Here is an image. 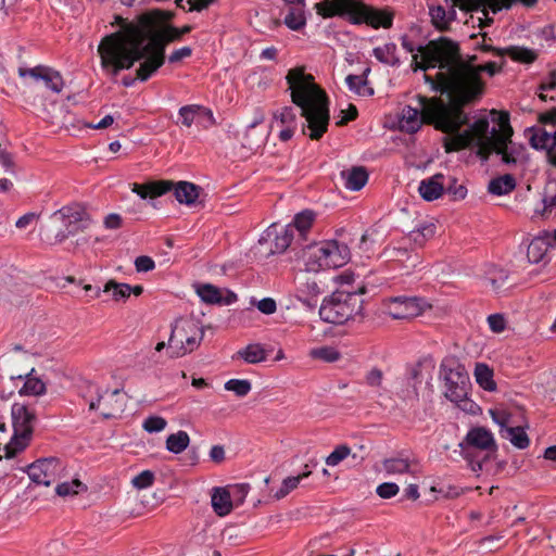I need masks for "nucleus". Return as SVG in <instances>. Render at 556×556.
I'll list each match as a JSON object with an SVG mask.
<instances>
[{"label":"nucleus","mask_w":556,"mask_h":556,"mask_svg":"<svg viewBox=\"0 0 556 556\" xmlns=\"http://www.w3.org/2000/svg\"><path fill=\"white\" fill-rule=\"evenodd\" d=\"M118 21L124 22L121 17ZM159 47L148 48V39L137 28L123 23L121 30L101 40L98 53L102 68L112 76L131 68L136 62L143 60L136 71V78L147 81L165 62L163 49L161 45Z\"/></svg>","instance_id":"1"},{"label":"nucleus","mask_w":556,"mask_h":556,"mask_svg":"<svg viewBox=\"0 0 556 556\" xmlns=\"http://www.w3.org/2000/svg\"><path fill=\"white\" fill-rule=\"evenodd\" d=\"M286 80L291 91L292 102L300 108L305 119L302 134L311 140H319L327 132L330 122L329 98L303 67L291 68Z\"/></svg>","instance_id":"2"},{"label":"nucleus","mask_w":556,"mask_h":556,"mask_svg":"<svg viewBox=\"0 0 556 556\" xmlns=\"http://www.w3.org/2000/svg\"><path fill=\"white\" fill-rule=\"evenodd\" d=\"M418 108L405 105L400 114V128L407 134H415L422 124L433 125L435 129L451 138L460 134L462 126L467 125L468 114L453 101L444 102L441 98L416 97Z\"/></svg>","instance_id":"3"},{"label":"nucleus","mask_w":556,"mask_h":556,"mask_svg":"<svg viewBox=\"0 0 556 556\" xmlns=\"http://www.w3.org/2000/svg\"><path fill=\"white\" fill-rule=\"evenodd\" d=\"M486 132H489V121L485 117L479 118L462 134H456L451 138H444L443 147L447 153L477 147V155L483 161H486L490 155L495 152L502 155V161L505 164H516L517 157L514 151L508 149L510 139H488Z\"/></svg>","instance_id":"4"},{"label":"nucleus","mask_w":556,"mask_h":556,"mask_svg":"<svg viewBox=\"0 0 556 556\" xmlns=\"http://www.w3.org/2000/svg\"><path fill=\"white\" fill-rule=\"evenodd\" d=\"M316 13L324 18L348 17L352 24H367L378 29L391 28L394 14L387 9H375L361 0H323L314 5Z\"/></svg>","instance_id":"5"},{"label":"nucleus","mask_w":556,"mask_h":556,"mask_svg":"<svg viewBox=\"0 0 556 556\" xmlns=\"http://www.w3.org/2000/svg\"><path fill=\"white\" fill-rule=\"evenodd\" d=\"M505 61L498 64L496 62H486L478 67H471L470 64H460L453 74L452 86L457 96V100L465 108L478 103L485 91V81L481 73L485 72L489 76H494L502 72Z\"/></svg>","instance_id":"6"},{"label":"nucleus","mask_w":556,"mask_h":556,"mask_svg":"<svg viewBox=\"0 0 556 556\" xmlns=\"http://www.w3.org/2000/svg\"><path fill=\"white\" fill-rule=\"evenodd\" d=\"M366 287L356 290L341 289L325 298L320 308V318L329 324L341 325L355 315L361 314L364 301L361 295L366 293Z\"/></svg>","instance_id":"7"},{"label":"nucleus","mask_w":556,"mask_h":556,"mask_svg":"<svg viewBox=\"0 0 556 556\" xmlns=\"http://www.w3.org/2000/svg\"><path fill=\"white\" fill-rule=\"evenodd\" d=\"M306 271L317 273L326 268H338L350 260V249L337 240H326L308 245L304 252Z\"/></svg>","instance_id":"8"},{"label":"nucleus","mask_w":556,"mask_h":556,"mask_svg":"<svg viewBox=\"0 0 556 556\" xmlns=\"http://www.w3.org/2000/svg\"><path fill=\"white\" fill-rule=\"evenodd\" d=\"M128 24L137 28L139 33L148 39V48L156 47L159 49L161 45L164 54L166 45L181 37L178 28L164 25L160 11H150L140 14Z\"/></svg>","instance_id":"9"},{"label":"nucleus","mask_w":556,"mask_h":556,"mask_svg":"<svg viewBox=\"0 0 556 556\" xmlns=\"http://www.w3.org/2000/svg\"><path fill=\"white\" fill-rule=\"evenodd\" d=\"M13 435L4 446L5 457L12 458L23 451L31 440L37 420L36 412L23 403H14L11 407Z\"/></svg>","instance_id":"10"},{"label":"nucleus","mask_w":556,"mask_h":556,"mask_svg":"<svg viewBox=\"0 0 556 556\" xmlns=\"http://www.w3.org/2000/svg\"><path fill=\"white\" fill-rule=\"evenodd\" d=\"M459 446L473 471L482 470V464L497 451L493 433L484 427L471 428Z\"/></svg>","instance_id":"11"},{"label":"nucleus","mask_w":556,"mask_h":556,"mask_svg":"<svg viewBox=\"0 0 556 556\" xmlns=\"http://www.w3.org/2000/svg\"><path fill=\"white\" fill-rule=\"evenodd\" d=\"M203 330L191 319H177L167 342V353L172 358L185 356L194 351L203 339Z\"/></svg>","instance_id":"12"},{"label":"nucleus","mask_w":556,"mask_h":556,"mask_svg":"<svg viewBox=\"0 0 556 556\" xmlns=\"http://www.w3.org/2000/svg\"><path fill=\"white\" fill-rule=\"evenodd\" d=\"M421 61L418 62V54H413L414 70L427 71L428 68L439 67L447 71L452 59L458 54V47L453 41L442 38L439 41H429L426 46H419ZM443 72V71H440Z\"/></svg>","instance_id":"13"},{"label":"nucleus","mask_w":556,"mask_h":556,"mask_svg":"<svg viewBox=\"0 0 556 556\" xmlns=\"http://www.w3.org/2000/svg\"><path fill=\"white\" fill-rule=\"evenodd\" d=\"M441 368L446 399L457 404L462 409L468 410V405L472 406L473 403L467 397L470 380L465 367L456 362H451L450 364L443 363Z\"/></svg>","instance_id":"14"},{"label":"nucleus","mask_w":556,"mask_h":556,"mask_svg":"<svg viewBox=\"0 0 556 556\" xmlns=\"http://www.w3.org/2000/svg\"><path fill=\"white\" fill-rule=\"evenodd\" d=\"M51 220L60 222L65 227L55 235L56 242H63L71 236L84 231L90 225L87 213L78 206H64L51 215Z\"/></svg>","instance_id":"15"},{"label":"nucleus","mask_w":556,"mask_h":556,"mask_svg":"<svg viewBox=\"0 0 556 556\" xmlns=\"http://www.w3.org/2000/svg\"><path fill=\"white\" fill-rule=\"evenodd\" d=\"M477 60V55H470L467 60H462L458 56L454 60L453 58L446 72H438L434 77L425 75L426 83H428L433 90L445 93L448 100L453 101L460 110H463V105H460V101L457 100V96L452 86L453 74L460 64H470L471 67H478L476 64Z\"/></svg>","instance_id":"16"},{"label":"nucleus","mask_w":556,"mask_h":556,"mask_svg":"<svg viewBox=\"0 0 556 556\" xmlns=\"http://www.w3.org/2000/svg\"><path fill=\"white\" fill-rule=\"evenodd\" d=\"M430 305L418 296H395L387 303V312L394 319H406L421 315Z\"/></svg>","instance_id":"17"},{"label":"nucleus","mask_w":556,"mask_h":556,"mask_svg":"<svg viewBox=\"0 0 556 556\" xmlns=\"http://www.w3.org/2000/svg\"><path fill=\"white\" fill-rule=\"evenodd\" d=\"M61 469L62 464L60 459L49 457L34 462L27 467L26 472L35 483L48 486L56 480Z\"/></svg>","instance_id":"18"},{"label":"nucleus","mask_w":556,"mask_h":556,"mask_svg":"<svg viewBox=\"0 0 556 556\" xmlns=\"http://www.w3.org/2000/svg\"><path fill=\"white\" fill-rule=\"evenodd\" d=\"M20 77H30L34 80H41L45 87L54 93H60L64 88V79L61 73L47 65H37L31 68L20 67Z\"/></svg>","instance_id":"19"},{"label":"nucleus","mask_w":556,"mask_h":556,"mask_svg":"<svg viewBox=\"0 0 556 556\" xmlns=\"http://www.w3.org/2000/svg\"><path fill=\"white\" fill-rule=\"evenodd\" d=\"M493 420L501 426L502 438L507 439L517 448L523 450L529 446L530 440L521 427L509 425V417L504 413L491 412Z\"/></svg>","instance_id":"20"},{"label":"nucleus","mask_w":556,"mask_h":556,"mask_svg":"<svg viewBox=\"0 0 556 556\" xmlns=\"http://www.w3.org/2000/svg\"><path fill=\"white\" fill-rule=\"evenodd\" d=\"M119 395V390L105 391L104 394H99L97 400L89 402V409H99L104 418H113L117 413L123 412V403L118 400Z\"/></svg>","instance_id":"21"},{"label":"nucleus","mask_w":556,"mask_h":556,"mask_svg":"<svg viewBox=\"0 0 556 556\" xmlns=\"http://www.w3.org/2000/svg\"><path fill=\"white\" fill-rule=\"evenodd\" d=\"M173 181L157 180L147 184H132L131 191L137 193L141 199H155L172 190Z\"/></svg>","instance_id":"22"},{"label":"nucleus","mask_w":556,"mask_h":556,"mask_svg":"<svg viewBox=\"0 0 556 556\" xmlns=\"http://www.w3.org/2000/svg\"><path fill=\"white\" fill-rule=\"evenodd\" d=\"M444 175L435 174L431 177L422 179L419 182L418 192L426 201H433L439 199L444 191Z\"/></svg>","instance_id":"23"},{"label":"nucleus","mask_w":556,"mask_h":556,"mask_svg":"<svg viewBox=\"0 0 556 556\" xmlns=\"http://www.w3.org/2000/svg\"><path fill=\"white\" fill-rule=\"evenodd\" d=\"M172 190L176 200L186 205H194L199 199L201 188L189 181L173 182Z\"/></svg>","instance_id":"24"},{"label":"nucleus","mask_w":556,"mask_h":556,"mask_svg":"<svg viewBox=\"0 0 556 556\" xmlns=\"http://www.w3.org/2000/svg\"><path fill=\"white\" fill-rule=\"evenodd\" d=\"M343 185L352 191L361 190L368 181V172L364 166H353L341 172Z\"/></svg>","instance_id":"25"},{"label":"nucleus","mask_w":556,"mask_h":556,"mask_svg":"<svg viewBox=\"0 0 556 556\" xmlns=\"http://www.w3.org/2000/svg\"><path fill=\"white\" fill-rule=\"evenodd\" d=\"M211 502L214 511L218 516H226L232 509L231 495L225 488H214Z\"/></svg>","instance_id":"26"},{"label":"nucleus","mask_w":556,"mask_h":556,"mask_svg":"<svg viewBox=\"0 0 556 556\" xmlns=\"http://www.w3.org/2000/svg\"><path fill=\"white\" fill-rule=\"evenodd\" d=\"M491 114L497 116L493 119L498 124L500 130L495 128H493L492 131L489 130V132H486V138H502L504 140H509L513 136V128L509 124V114L507 112H497L496 110H492Z\"/></svg>","instance_id":"27"},{"label":"nucleus","mask_w":556,"mask_h":556,"mask_svg":"<svg viewBox=\"0 0 556 556\" xmlns=\"http://www.w3.org/2000/svg\"><path fill=\"white\" fill-rule=\"evenodd\" d=\"M532 132L530 137V144L534 149H546V154L548 151H556V142L554 141V135H551L545 129L541 127H532L529 129Z\"/></svg>","instance_id":"28"},{"label":"nucleus","mask_w":556,"mask_h":556,"mask_svg":"<svg viewBox=\"0 0 556 556\" xmlns=\"http://www.w3.org/2000/svg\"><path fill=\"white\" fill-rule=\"evenodd\" d=\"M548 247H553L552 241L548 237L546 238H534L527 250V257L531 263H540L543 261L547 253Z\"/></svg>","instance_id":"29"},{"label":"nucleus","mask_w":556,"mask_h":556,"mask_svg":"<svg viewBox=\"0 0 556 556\" xmlns=\"http://www.w3.org/2000/svg\"><path fill=\"white\" fill-rule=\"evenodd\" d=\"M396 45L394 42H388L383 46H379L374 48L372 54L381 63L397 66L400 64V60L396 56Z\"/></svg>","instance_id":"30"},{"label":"nucleus","mask_w":556,"mask_h":556,"mask_svg":"<svg viewBox=\"0 0 556 556\" xmlns=\"http://www.w3.org/2000/svg\"><path fill=\"white\" fill-rule=\"evenodd\" d=\"M233 357L242 358L248 364H257L266 361L267 354L261 344L253 343L239 350Z\"/></svg>","instance_id":"31"},{"label":"nucleus","mask_w":556,"mask_h":556,"mask_svg":"<svg viewBox=\"0 0 556 556\" xmlns=\"http://www.w3.org/2000/svg\"><path fill=\"white\" fill-rule=\"evenodd\" d=\"M516 187V180L513 175L505 174L490 181L488 190L495 195L507 194Z\"/></svg>","instance_id":"32"},{"label":"nucleus","mask_w":556,"mask_h":556,"mask_svg":"<svg viewBox=\"0 0 556 556\" xmlns=\"http://www.w3.org/2000/svg\"><path fill=\"white\" fill-rule=\"evenodd\" d=\"M309 273L298 277V291L307 296H317L323 292V288L316 277Z\"/></svg>","instance_id":"33"},{"label":"nucleus","mask_w":556,"mask_h":556,"mask_svg":"<svg viewBox=\"0 0 556 556\" xmlns=\"http://www.w3.org/2000/svg\"><path fill=\"white\" fill-rule=\"evenodd\" d=\"M429 14L431 17L432 25L440 31H446L450 29V23L455 14H452V10L450 11L451 16H447V12L442 5H430Z\"/></svg>","instance_id":"34"},{"label":"nucleus","mask_w":556,"mask_h":556,"mask_svg":"<svg viewBox=\"0 0 556 556\" xmlns=\"http://www.w3.org/2000/svg\"><path fill=\"white\" fill-rule=\"evenodd\" d=\"M285 24L292 30H301L306 25L305 4L290 7L285 16Z\"/></svg>","instance_id":"35"},{"label":"nucleus","mask_w":556,"mask_h":556,"mask_svg":"<svg viewBox=\"0 0 556 556\" xmlns=\"http://www.w3.org/2000/svg\"><path fill=\"white\" fill-rule=\"evenodd\" d=\"M200 112H207L212 115L211 111L206 110L204 106L199 104H189L181 106L178 111L179 117L177 124H180L181 126H185L187 128L191 127L195 119V116Z\"/></svg>","instance_id":"36"},{"label":"nucleus","mask_w":556,"mask_h":556,"mask_svg":"<svg viewBox=\"0 0 556 556\" xmlns=\"http://www.w3.org/2000/svg\"><path fill=\"white\" fill-rule=\"evenodd\" d=\"M477 383L485 391H495L496 383L493 380V371L484 364H477L475 369Z\"/></svg>","instance_id":"37"},{"label":"nucleus","mask_w":556,"mask_h":556,"mask_svg":"<svg viewBox=\"0 0 556 556\" xmlns=\"http://www.w3.org/2000/svg\"><path fill=\"white\" fill-rule=\"evenodd\" d=\"M189 443V434L186 431L179 430L167 437L166 448L174 454H179L188 447Z\"/></svg>","instance_id":"38"},{"label":"nucleus","mask_w":556,"mask_h":556,"mask_svg":"<svg viewBox=\"0 0 556 556\" xmlns=\"http://www.w3.org/2000/svg\"><path fill=\"white\" fill-rule=\"evenodd\" d=\"M505 55H508L513 61L531 64L533 63L538 54L535 51L525 47H509L505 49Z\"/></svg>","instance_id":"39"},{"label":"nucleus","mask_w":556,"mask_h":556,"mask_svg":"<svg viewBox=\"0 0 556 556\" xmlns=\"http://www.w3.org/2000/svg\"><path fill=\"white\" fill-rule=\"evenodd\" d=\"M312 471L306 470L295 477H288L283 479L280 489L275 493V498L281 500L286 497L291 491L295 490L300 482L309 477Z\"/></svg>","instance_id":"40"},{"label":"nucleus","mask_w":556,"mask_h":556,"mask_svg":"<svg viewBox=\"0 0 556 556\" xmlns=\"http://www.w3.org/2000/svg\"><path fill=\"white\" fill-rule=\"evenodd\" d=\"M198 295L201 298V300L208 304H222L223 303V295L220 290L210 283L201 285L197 289Z\"/></svg>","instance_id":"41"},{"label":"nucleus","mask_w":556,"mask_h":556,"mask_svg":"<svg viewBox=\"0 0 556 556\" xmlns=\"http://www.w3.org/2000/svg\"><path fill=\"white\" fill-rule=\"evenodd\" d=\"M103 292H112L113 299L115 301H121L130 296L131 286L111 279L104 285Z\"/></svg>","instance_id":"42"},{"label":"nucleus","mask_w":556,"mask_h":556,"mask_svg":"<svg viewBox=\"0 0 556 556\" xmlns=\"http://www.w3.org/2000/svg\"><path fill=\"white\" fill-rule=\"evenodd\" d=\"M383 469L389 475L410 472V463L407 458L396 457L383 462Z\"/></svg>","instance_id":"43"},{"label":"nucleus","mask_w":556,"mask_h":556,"mask_svg":"<svg viewBox=\"0 0 556 556\" xmlns=\"http://www.w3.org/2000/svg\"><path fill=\"white\" fill-rule=\"evenodd\" d=\"M314 213L312 211H304L295 215L293 225V230H298L301 235L305 233L313 225L314 222Z\"/></svg>","instance_id":"44"},{"label":"nucleus","mask_w":556,"mask_h":556,"mask_svg":"<svg viewBox=\"0 0 556 556\" xmlns=\"http://www.w3.org/2000/svg\"><path fill=\"white\" fill-rule=\"evenodd\" d=\"M345 81H346V85L349 86L350 90L356 92L359 96H366V94L372 96L374 94L372 88L365 89L367 81L362 76L349 75L345 78Z\"/></svg>","instance_id":"45"},{"label":"nucleus","mask_w":556,"mask_h":556,"mask_svg":"<svg viewBox=\"0 0 556 556\" xmlns=\"http://www.w3.org/2000/svg\"><path fill=\"white\" fill-rule=\"evenodd\" d=\"M547 162L556 167V151L551 150L547 153ZM543 207L542 210L536 208L535 213L541 216H545L547 213H551L554 207H556V194L551 198H544L542 200Z\"/></svg>","instance_id":"46"},{"label":"nucleus","mask_w":556,"mask_h":556,"mask_svg":"<svg viewBox=\"0 0 556 556\" xmlns=\"http://www.w3.org/2000/svg\"><path fill=\"white\" fill-rule=\"evenodd\" d=\"M227 391H232L237 396H245L252 389L251 382L247 379H230L225 383Z\"/></svg>","instance_id":"47"},{"label":"nucleus","mask_w":556,"mask_h":556,"mask_svg":"<svg viewBox=\"0 0 556 556\" xmlns=\"http://www.w3.org/2000/svg\"><path fill=\"white\" fill-rule=\"evenodd\" d=\"M293 227H286L280 235H277L275 238V250L276 253L285 252L288 247L291 244L293 239Z\"/></svg>","instance_id":"48"},{"label":"nucleus","mask_w":556,"mask_h":556,"mask_svg":"<svg viewBox=\"0 0 556 556\" xmlns=\"http://www.w3.org/2000/svg\"><path fill=\"white\" fill-rule=\"evenodd\" d=\"M45 383L37 378H29L25 381L23 388L20 390L22 395H40L45 393Z\"/></svg>","instance_id":"49"},{"label":"nucleus","mask_w":556,"mask_h":556,"mask_svg":"<svg viewBox=\"0 0 556 556\" xmlns=\"http://www.w3.org/2000/svg\"><path fill=\"white\" fill-rule=\"evenodd\" d=\"M351 454V448L345 445H339L337 446L326 458V464L328 466H337L342 460H344L349 455Z\"/></svg>","instance_id":"50"},{"label":"nucleus","mask_w":556,"mask_h":556,"mask_svg":"<svg viewBox=\"0 0 556 556\" xmlns=\"http://www.w3.org/2000/svg\"><path fill=\"white\" fill-rule=\"evenodd\" d=\"M311 355L314 358L323 359L325 362H336L340 358V353L330 346H321L312 350Z\"/></svg>","instance_id":"51"},{"label":"nucleus","mask_w":556,"mask_h":556,"mask_svg":"<svg viewBox=\"0 0 556 556\" xmlns=\"http://www.w3.org/2000/svg\"><path fill=\"white\" fill-rule=\"evenodd\" d=\"M539 89L541 90V92L539 93V98L542 101H547L548 97L544 92L552 91V90L556 89V71H552L548 74V77L540 84ZM549 100L555 101L556 98L554 96H551Z\"/></svg>","instance_id":"52"},{"label":"nucleus","mask_w":556,"mask_h":556,"mask_svg":"<svg viewBox=\"0 0 556 556\" xmlns=\"http://www.w3.org/2000/svg\"><path fill=\"white\" fill-rule=\"evenodd\" d=\"M167 422L163 417L150 416L143 421V429L150 433L160 432L165 429Z\"/></svg>","instance_id":"53"},{"label":"nucleus","mask_w":556,"mask_h":556,"mask_svg":"<svg viewBox=\"0 0 556 556\" xmlns=\"http://www.w3.org/2000/svg\"><path fill=\"white\" fill-rule=\"evenodd\" d=\"M83 486V483L78 479H74L71 482H63L56 485L55 492L60 496L74 495L78 493V489Z\"/></svg>","instance_id":"54"},{"label":"nucleus","mask_w":556,"mask_h":556,"mask_svg":"<svg viewBox=\"0 0 556 556\" xmlns=\"http://www.w3.org/2000/svg\"><path fill=\"white\" fill-rule=\"evenodd\" d=\"M154 473L150 470H143L139 475L135 476L131 483L137 489H146L153 484Z\"/></svg>","instance_id":"55"},{"label":"nucleus","mask_w":556,"mask_h":556,"mask_svg":"<svg viewBox=\"0 0 556 556\" xmlns=\"http://www.w3.org/2000/svg\"><path fill=\"white\" fill-rule=\"evenodd\" d=\"M400 491V488L396 483L393 482H384L377 486L376 493L381 498H391L395 496Z\"/></svg>","instance_id":"56"},{"label":"nucleus","mask_w":556,"mask_h":556,"mask_svg":"<svg viewBox=\"0 0 556 556\" xmlns=\"http://www.w3.org/2000/svg\"><path fill=\"white\" fill-rule=\"evenodd\" d=\"M295 113L291 106H285L275 113V118L279 119L282 125H289L295 122Z\"/></svg>","instance_id":"57"},{"label":"nucleus","mask_w":556,"mask_h":556,"mask_svg":"<svg viewBox=\"0 0 556 556\" xmlns=\"http://www.w3.org/2000/svg\"><path fill=\"white\" fill-rule=\"evenodd\" d=\"M508 275L505 270L498 269L493 276L489 277V281L494 291L498 292L505 285Z\"/></svg>","instance_id":"58"},{"label":"nucleus","mask_w":556,"mask_h":556,"mask_svg":"<svg viewBox=\"0 0 556 556\" xmlns=\"http://www.w3.org/2000/svg\"><path fill=\"white\" fill-rule=\"evenodd\" d=\"M341 118L340 121L337 122V125L338 126H344L346 125L348 123L354 121L357 118V115H358V112H357V109L354 104H350L348 110H342L341 111Z\"/></svg>","instance_id":"59"},{"label":"nucleus","mask_w":556,"mask_h":556,"mask_svg":"<svg viewBox=\"0 0 556 556\" xmlns=\"http://www.w3.org/2000/svg\"><path fill=\"white\" fill-rule=\"evenodd\" d=\"M488 324L490 329L495 333H500L505 329V319L500 314L490 315L488 317Z\"/></svg>","instance_id":"60"},{"label":"nucleus","mask_w":556,"mask_h":556,"mask_svg":"<svg viewBox=\"0 0 556 556\" xmlns=\"http://www.w3.org/2000/svg\"><path fill=\"white\" fill-rule=\"evenodd\" d=\"M135 266H136L137 271L146 273V271H150V270L154 269L155 263L150 256L142 255V256H138L136 258Z\"/></svg>","instance_id":"61"},{"label":"nucleus","mask_w":556,"mask_h":556,"mask_svg":"<svg viewBox=\"0 0 556 556\" xmlns=\"http://www.w3.org/2000/svg\"><path fill=\"white\" fill-rule=\"evenodd\" d=\"M257 308L260 312L266 315H271L277 309L276 301L271 298H264L257 302Z\"/></svg>","instance_id":"62"},{"label":"nucleus","mask_w":556,"mask_h":556,"mask_svg":"<svg viewBox=\"0 0 556 556\" xmlns=\"http://www.w3.org/2000/svg\"><path fill=\"white\" fill-rule=\"evenodd\" d=\"M382 371L378 368H372L367 375H366V382L370 387H380L382 382Z\"/></svg>","instance_id":"63"},{"label":"nucleus","mask_w":556,"mask_h":556,"mask_svg":"<svg viewBox=\"0 0 556 556\" xmlns=\"http://www.w3.org/2000/svg\"><path fill=\"white\" fill-rule=\"evenodd\" d=\"M538 121L542 125H556V108L539 114Z\"/></svg>","instance_id":"64"}]
</instances>
